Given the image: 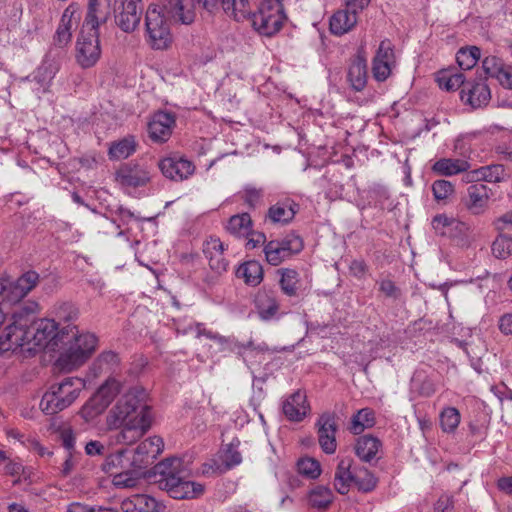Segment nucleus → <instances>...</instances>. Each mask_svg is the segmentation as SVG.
<instances>
[{"instance_id":"nucleus-33","label":"nucleus","mask_w":512,"mask_h":512,"mask_svg":"<svg viewBox=\"0 0 512 512\" xmlns=\"http://www.w3.org/2000/svg\"><path fill=\"white\" fill-rule=\"evenodd\" d=\"M157 501L145 494H136L121 503L123 512H157Z\"/></svg>"},{"instance_id":"nucleus-53","label":"nucleus","mask_w":512,"mask_h":512,"mask_svg":"<svg viewBox=\"0 0 512 512\" xmlns=\"http://www.w3.org/2000/svg\"><path fill=\"white\" fill-rule=\"evenodd\" d=\"M196 335L197 337L205 336L206 338L215 341L221 346L222 350L229 348L232 343V340L230 338H226L224 336L219 335L218 333H214L210 330H207L202 324L196 325Z\"/></svg>"},{"instance_id":"nucleus-21","label":"nucleus","mask_w":512,"mask_h":512,"mask_svg":"<svg viewBox=\"0 0 512 512\" xmlns=\"http://www.w3.org/2000/svg\"><path fill=\"white\" fill-rule=\"evenodd\" d=\"M459 96L465 105H469L472 108H479L488 104L491 98V92L488 85L484 81L479 80L473 83H466Z\"/></svg>"},{"instance_id":"nucleus-60","label":"nucleus","mask_w":512,"mask_h":512,"mask_svg":"<svg viewBox=\"0 0 512 512\" xmlns=\"http://www.w3.org/2000/svg\"><path fill=\"white\" fill-rule=\"evenodd\" d=\"M432 192L437 202H446L448 198V182L445 180H437L432 184Z\"/></svg>"},{"instance_id":"nucleus-2","label":"nucleus","mask_w":512,"mask_h":512,"mask_svg":"<svg viewBox=\"0 0 512 512\" xmlns=\"http://www.w3.org/2000/svg\"><path fill=\"white\" fill-rule=\"evenodd\" d=\"M174 23L190 25L196 13L190 3L184 0H162L161 6L151 4L145 16L147 42L153 49H167L172 43L170 27L165 19Z\"/></svg>"},{"instance_id":"nucleus-16","label":"nucleus","mask_w":512,"mask_h":512,"mask_svg":"<svg viewBox=\"0 0 512 512\" xmlns=\"http://www.w3.org/2000/svg\"><path fill=\"white\" fill-rule=\"evenodd\" d=\"M110 15V0H88L87 11L81 25L83 32H99V27L108 21Z\"/></svg>"},{"instance_id":"nucleus-15","label":"nucleus","mask_w":512,"mask_h":512,"mask_svg":"<svg viewBox=\"0 0 512 512\" xmlns=\"http://www.w3.org/2000/svg\"><path fill=\"white\" fill-rule=\"evenodd\" d=\"M318 442L326 454H334L337 449L336 432L337 423L336 416L332 412L321 414L316 422Z\"/></svg>"},{"instance_id":"nucleus-26","label":"nucleus","mask_w":512,"mask_h":512,"mask_svg":"<svg viewBox=\"0 0 512 512\" xmlns=\"http://www.w3.org/2000/svg\"><path fill=\"white\" fill-rule=\"evenodd\" d=\"M203 253L209 260L211 269L218 273L226 271L228 262L224 258V245L219 238L210 237L203 244Z\"/></svg>"},{"instance_id":"nucleus-14","label":"nucleus","mask_w":512,"mask_h":512,"mask_svg":"<svg viewBox=\"0 0 512 512\" xmlns=\"http://www.w3.org/2000/svg\"><path fill=\"white\" fill-rule=\"evenodd\" d=\"M155 474L159 476L157 484L162 490H167L182 476H188V470L182 459L167 458L155 466Z\"/></svg>"},{"instance_id":"nucleus-28","label":"nucleus","mask_w":512,"mask_h":512,"mask_svg":"<svg viewBox=\"0 0 512 512\" xmlns=\"http://www.w3.org/2000/svg\"><path fill=\"white\" fill-rule=\"evenodd\" d=\"M187 476L180 477L176 483L166 491L174 499H194L201 496L204 486L201 483L186 480Z\"/></svg>"},{"instance_id":"nucleus-3","label":"nucleus","mask_w":512,"mask_h":512,"mask_svg":"<svg viewBox=\"0 0 512 512\" xmlns=\"http://www.w3.org/2000/svg\"><path fill=\"white\" fill-rule=\"evenodd\" d=\"M62 345L55 365L61 371L71 372L82 366L96 349L97 338L89 332H80L77 326L67 325L62 328L60 342Z\"/></svg>"},{"instance_id":"nucleus-55","label":"nucleus","mask_w":512,"mask_h":512,"mask_svg":"<svg viewBox=\"0 0 512 512\" xmlns=\"http://www.w3.org/2000/svg\"><path fill=\"white\" fill-rule=\"evenodd\" d=\"M237 446L238 445H235L234 443H230L223 452L222 460L228 469L239 465L242 461V456L238 451Z\"/></svg>"},{"instance_id":"nucleus-12","label":"nucleus","mask_w":512,"mask_h":512,"mask_svg":"<svg viewBox=\"0 0 512 512\" xmlns=\"http://www.w3.org/2000/svg\"><path fill=\"white\" fill-rule=\"evenodd\" d=\"M38 280L39 275L35 271H28L13 282L2 280L0 295L9 302H18L37 285Z\"/></svg>"},{"instance_id":"nucleus-30","label":"nucleus","mask_w":512,"mask_h":512,"mask_svg":"<svg viewBox=\"0 0 512 512\" xmlns=\"http://www.w3.org/2000/svg\"><path fill=\"white\" fill-rule=\"evenodd\" d=\"M298 204L291 199H285L272 205L267 212V219L272 223L287 224L295 217Z\"/></svg>"},{"instance_id":"nucleus-58","label":"nucleus","mask_w":512,"mask_h":512,"mask_svg":"<svg viewBox=\"0 0 512 512\" xmlns=\"http://www.w3.org/2000/svg\"><path fill=\"white\" fill-rule=\"evenodd\" d=\"M81 458L80 452H69L67 453L65 460L61 467V474L63 477L69 476L72 471L75 469Z\"/></svg>"},{"instance_id":"nucleus-10","label":"nucleus","mask_w":512,"mask_h":512,"mask_svg":"<svg viewBox=\"0 0 512 512\" xmlns=\"http://www.w3.org/2000/svg\"><path fill=\"white\" fill-rule=\"evenodd\" d=\"M119 392L120 382L116 379H108L83 406L81 410L83 417L91 420L101 414Z\"/></svg>"},{"instance_id":"nucleus-36","label":"nucleus","mask_w":512,"mask_h":512,"mask_svg":"<svg viewBox=\"0 0 512 512\" xmlns=\"http://www.w3.org/2000/svg\"><path fill=\"white\" fill-rule=\"evenodd\" d=\"M466 180L471 181H486V182H499L505 177V170L502 165H491L481 167L468 173Z\"/></svg>"},{"instance_id":"nucleus-9","label":"nucleus","mask_w":512,"mask_h":512,"mask_svg":"<svg viewBox=\"0 0 512 512\" xmlns=\"http://www.w3.org/2000/svg\"><path fill=\"white\" fill-rule=\"evenodd\" d=\"M302 249L303 241L299 236L287 235L283 239L269 241L265 244L263 251L266 261L272 266H278Z\"/></svg>"},{"instance_id":"nucleus-13","label":"nucleus","mask_w":512,"mask_h":512,"mask_svg":"<svg viewBox=\"0 0 512 512\" xmlns=\"http://www.w3.org/2000/svg\"><path fill=\"white\" fill-rule=\"evenodd\" d=\"M396 65L394 46L391 41H381L372 61V74L375 80L383 82L389 78Z\"/></svg>"},{"instance_id":"nucleus-45","label":"nucleus","mask_w":512,"mask_h":512,"mask_svg":"<svg viewBox=\"0 0 512 512\" xmlns=\"http://www.w3.org/2000/svg\"><path fill=\"white\" fill-rule=\"evenodd\" d=\"M333 499L332 490L326 486H316L309 493V503L314 508L325 509L333 502Z\"/></svg>"},{"instance_id":"nucleus-40","label":"nucleus","mask_w":512,"mask_h":512,"mask_svg":"<svg viewBox=\"0 0 512 512\" xmlns=\"http://www.w3.org/2000/svg\"><path fill=\"white\" fill-rule=\"evenodd\" d=\"M237 276L243 278L246 284L257 286L263 279V268L258 261H248L238 268Z\"/></svg>"},{"instance_id":"nucleus-43","label":"nucleus","mask_w":512,"mask_h":512,"mask_svg":"<svg viewBox=\"0 0 512 512\" xmlns=\"http://www.w3.org/2000/svg\"><path fill=\"white\" fill-rule=\"evenodd\" d=\"M229 233L239 236L248 237L252 231V220L248 213H241L232 216L227 224Z\"/></svg>"},{"instance_id":"nucleus-8","label":"nucleus","mask_w":512,"mask_h":512,"mask_svg":"<svg viewBox=\"0 0 512 512\" xmlns=\"http://www.w3.org/2000/svg\"><path fill=\"white\" fill-rule=\"evenodd\" d=\"M34 316L32 315V323L30 325V343H33V347H29L28 350L36 348L54 349L57 347L60 342V334L62 333V329L59 330L58 328L59 324L55 319L49 318L34 320Z\"/></svg>"},{"instance_id":"nucleus-29","label":"nucleus","mask_w":512,"mask_h":512,"mask_svg":"<svg viewBox=\"0 0 512 512\" xmlns=\"http://www.w3.org/2000/svg\"><path fill=\"white\" fill-rule=\"evenodd\" d=\"M358 22L355 11L347 8L336 11L330 18V31L335 36H342L350 32Z\"/></svg>"},{"instance_id":"nucleus-24","label":"nucleus","mask_w":512,"mask_h":512,"mask_svg":"<svg viewBox=\"0 0 512 512\" xmlns=\"http://www.w3.org/2000/svg\"><path fill=\"white\" fill-rule=\"evenodd\" d=\"M284 415L293 422L302 421L310 412V405L307 402L305 392L298 390L290 395L282 406Z\"/></svg>"},{"instance_id":"nucleus-54","label":"nucleus","mask_w":512,"mask_h":512,"mask_svg":"<svg viewBox=\"0 0 512 512\" xmlns=\"http://www.w3.org/2000/svg\"><path fill=\"white\" fill-rule=\"evenodd\" d=\"M242 198L250 208H256L262 202L263 190L247 185L243 190Z\"/></svg>"},{"instance_id":"nucleus-1","label":"nucleus","mask_w":512,"mask_h":512,"mask_svg":"<svg viewBox=\"0 0 512 512\" xmlns=\"http://www.w3.org/2000/svg\"><path fill=\"white\" fill-rule=\"evenodd\" d=\"M153 419L148 393L141 387H134L118 399L106 423L110 429H121L116 437L118 443L130 445L151 428Z\"/></svg>"},{"instance_id":"nucleus-35","label":"nucleus","mask_w":512,"mask_h":512,"mask_svg":"<svg viewBox=\"0 0 512 512\" xmlns=\"http://www.w3.org/2000/svg\"><path fill=\"white\" fill-rule=\"evenodd\" d=\"M280 275L279 285L281 291L289 297H296L301 289L300 274L290 268H281L277 271Z\"/></svg>"},{"instance_id":"nucleus-18","label":"nucleus","mask_w":512,"mask_h":512,"mask_svg":"<svg viewBox=\"0 0 512 512\" xmlns=\"http://www.w3.org/2000/svg\"><path fill=\"white\" fill-rule=\"evenodd\" d=\"M150 170L145 165L127 163L116 172V181L123 187H141L150 182Z\"/></svg>"},{"instance_id":"nucleus-27","label":"nucleus","mask_w":512,"mask_h":512,"mask_svg":"<svg viewBox=\"0 0 512 512\" xmlns=\"http://www.w3.org/2000/svg\"><path fill=\"white\" fill-rule=\"evenodd\" d=\"M255 307L259 317L268 321L274 318L279 310V302L273 291L259 290L254 299Z\"/></svg>"},{"instance_id":"nucleus-39","label":"nucleus","mask_w":512,"mask_h":512,"mask_svg":"<svg viewBox=\"0 0 512 512\" xmlns=\"http://www.w3.org/2000/svg\"><path fill=\"white\" fill-rule=\"evenodd\" d=\"M381 446L380 441L372 436H362L357 440L355 452L363 461L372 460Z\"/></svg>"},{"instance_id":"nucleus-25","label":"nucleus","mask_w":512,"mask_h":512,"mask_svg":"<svg viewBox=\"0 0 512 512\" xmlns=\"http://www.w3.org/2000/svg\"><path fill=\"white\" fill-rule=\"evenodd\" d=\"M80 19V7L77 3H71L64 11L61 22L56 31V41L64 46L70 42L72 29Z\"/></svg>"},{"instance_id":"nucleus-32","label":"nucleus","mask_w":512,"mask_h":512,"mask_svg":"<svg viewBox=\"0 0 512 512\" xmlns=\"http://www.w3.org/2000/svg\"><path fill=\"white\" fill-rule=\"evenodd\" d=\"M348 80L356 91H361L366 86L367 61L361 53L356 55L349 67Z\"/></svg>"},{"instance_id":"nucleus-42","label":"nucleus","mask_w":512,"mask_h":512,"mask_svg":"<svg viewBox=\"0 0 512 512\" xmlns=\"http://www.w3.org/2000/svg\"><path fill=\"white\" fill-rule=\"evenodd\" d=\"M222 8L226 15L238 22L251 15V7L247 0H223Z\"/></svg>"},{"instance_id":"nucleus-63","label":"nucleus","mask_w":512,"mask_h":512,"mask_svg":"<svg viewBox=\"0 0 512 512\" xmlns=\"http://www.w3.org/2000/svg\"><path fill=\"white\" fill-rule=\"evenodd\" d=\"M349 270L354 277L362 278L367 271V265L363 260H353Z\"/></svg>"},{"instance_id":"nucleus-44","label":"nucleus","mask_w":512,"mask_h":512,"mask_svg":"<svg viewBox=\"0 0 512 512\" xmlns=\"http://www.w3.org/2000/svg\"><path fill=\"white\" fill-rule=\"evenodd\" d=\"M468 206L474 213H480L488 202V192L484 184L472 185L468 189Z\"/></svg>"},{"instance_id":"nucleus-59","label":"nucleus","mask_w":512,"mask_h":512,"mask_svg":"<svg viewBox=\"0 0 512 512\" xmlns=\"http://www.w3.org/2000/svg\"><path fill=\"white\" fill-rule=\"evenodd\" d=\"M379 290L389 298L396 299L400 296V289L389 278L381 279L379 281Z\"/></svg>"},{"instance_id":"nucleus-20","label":"nucleus","mask_w":512,"mask_h":512,"mask_svg":"<svg viewBox=\"0 0 512 512\" xmlns=\"http://www.w3.org/2000/svg\"><path fill=\"white\" fill-rule=\"evenodd\" d=\"M162 174L174 181H183L189 178L195 170L193 163L181 157H167L158 164Z\"/></svg>"},{"instance_id":"nucleus-62","label":"nucleus","mask_w":512,"mask_h":512,"mask_svg":"<svg viewBox=\"0 0 512 512\" xmlns=\"http://www.w3.org/2000/svg\"><path fill=\"white\" fill-rule=\"evenodd\" d=\"M432 227L436 234L445 236L448 227V218L445 215L435 216L432 220Z\"/></svg>"},{"instance_id":"nucleus-48","label":"nucleus","mask_w":512,"mask_h":512,"mask_svg":"<svg viewBox=\"0 0 512 512\" xmlns=\"http://www.w3.org/2000/svg\"><path fill=\"white\" fill-rule=\"evenodd\" d=\"M51 313L56 319L63 322H70L78 317V309L69 302L55 304Z\"/></svg>"},{"instance_id":"nucleus-11","label":"nucleus","mask_w":512,"mask_h":512,"mask_svg":"<svg viewBox=\"0 0 512 512\" xmlns=\"http://www.w3.org/2000/svg\"><path fill=\"white\" fill-rule=\"evenodd\" d=\"M101 56L99 32H83L80 28V35L76 45V59L82 68L94 66Z\"/></svg>"},{"instance_id":"nucleus-49","label":"nucleus","mask_w":512,"mask_h":512,"mask_svg":"<svg viewBox=\"0 0 512 512\" xmlns=\"http://www.w3.org/2000/svg\"><path fill=\"white\" fill-rule=\"evenodd\" d=\"M298 472L311 479L317 478L321 474L320 463L314 458L305 457L297 462Z\"/></svg>"},{"instance_id":"nucleus-22","label":"nucleus","mask_w":512,"mask_h":512,"mask_svg":"<svg viewBox=\"0 0 512 512\" xmlns=\"http://www.w3.org/2000/svg\"><path fill=\"white\" fill-rule=\"evenodd\" d=\"M482 67L486 75L494 78L498 83L508 89H512V65L506 64L495 56L485 57Z\"/></svg>"},{"instance_id":"nucleus-57","label":"nucleus","mask_w":512,"mask_h":512,"mask_svg":"<svg viewBox=\"0 0 512 512\" xmlns=\"http://www.w3.org/2000/svg\"><path fill=\"white\" fill-rule=\"evenodd\" d=\"M138 478L130 472H116L114 474L113 483L118 487L132 488L137 484Z\"/></svg>"},{"instance_id":"nucleus-23","label":"nucleus","mask_w":512,"mask_h":512,"mask_svg":"<svg viewBox=\"0 0 512 512\" xmlns=\"http://www.w3.org/2000/svg\"><path fill=\"white\" fill-rule=\"evenodd\" d=\"M175 118L167 112H157L148 123V134L154 142H165L172 133Z\"/></svg>"},{"instance_id":"nucleus-41","label":"nucleus","mask_w":512,"mask_h":512,"mask_svg":"<svg viewBox=\"0 0 512 512\" xmlns=\"http://www.w3.org/2000/svg\"><path fill=\"white\" fill-rule=\"evenodd\" d=\"M119 364V357L113 351L101 353L92 365V371L95 376L108 374L115 371Z\"/></svg>"},{"instance_id":"nucleus-64","label":"nucleus","mask_w":512,"mask_h":512,"mask_svg":"<svg viewBox=\"0 0 512 512\" xmlns=\"http://www.w3.org/2000/svg\"><path fill=\"white\" fill-rule=\"evenodd\" d=\"M498 326L503 334L512 335V313H507L501 316Z\"/></svg>"},{"instance_id":"nucleus-56","label":"nucleus","mask_w":512,"mask_h":512,"mask_svg":"<svg viewBox=\"0 0 512 512\" xmlns=\"http://www.w3.org/2000/svg\"><path fill=\"white\" fill-rule=\"evenodd\" d=\"M60 439L62 446L67 453L76 451V434L70 427H64L60 431Z\"/></svg>"},{"instance_id":"nucleus-6","label":"nucleus","mask_w":512,"mask_h":512,"mask_svg":"<svg viewBox=\"0 0 512 512\" xmlns=\"http://www.w3.org/2000/svg\"><path fill=\"white\" fill-rule=\"evenodd\" d=\"M253 28L261 35L274 36L287 21L284 5L280 0H263L251 15Z\"/></svg>"},{"instance_id":"nucleus-31","label":"nucleus","mask_w":512,"mask_h":512,"mask_svg":"<svg viewBox=\"0 0 512 512\" xmlns=\"http://www.w3.org/2000/svg\"><path fill=\"white\" fill-rule=\"evenodd\" d=\"M353 479V460L350 458L340 459L334 475L335 490L342 495L347 494L353 484Z\"/></svg>"},{"instance_id":"nucleus-5","label":"nucleus","mask_w":512,"mask_h":512,"mask_svg":"<svg viewBox=\"0 0 512 512\" xmlns=\"http://www.w3.org/2000/svg\"><path fill=\"white\" fill-rule=\"evenodd\" d=\"M85 386V380L79 377H67L60 383L53 384L42 396L41 410L47 415H53L68 408L79 397Z\"/></svg>"},{"instance_id":"nucleus-38","label":"nucleus","mask_w":512,"mask_h":512,"mask_svg":"<svg viewBox=\"0 0 512 512\" xmlns=\"http://www.w3.org/2000/svg\"><path fill=\"white\" fill-rule=\"evenodd\" d=\"M353 484L364 493L373 491L377 486V478L364 466H353Z\"/></svg>"},{"instance_id":"nucleus-4","label":"nucleus","mask_w":512,"mask_h":512,"mask_svg":"<svg viewBox=\"0 0 512 512\" xmlns=\"http://www.w3.org/2000/svg\"><path fill=\"white\" fill-rule=\"evenodd\" d=\"M40 308L38 303L29 302L18 307L12 314V322L0 334V352L16 351L30 344L32 315Z\"/></svg>"},{"instance_id":"nucleus-46","label":"nucleus","mask_w":512,"mask_h":512,"mask_svg":"<svg viewBox=\"0 0 512 512\" xmlns=\"http://www.w3.org/2000/svg\"><path fill=\"white\" fill-rule=\"evenodd\" d=\"M375 424V413L370 408H363L352 418L350 430L354 434H360L365 429L371 428Z\"/></svg>"},{"instance_id":"nucleus-17","label":"nucleus","mask_w":512,"mask_h":512,"mask_svg":"<svg viewBox=\"0 0 512 512\" xmlns=\"http://www.w3.org/2000/svg\"><path fill=\"white\" fill-rule=\"evenodd\" d=\"M164 448L163 439L159 436H152L143 440L134 450L131 464L135 468H143L153 463L162 453Z\"/></svg>"},{"instance_id":"nucleus-37","label":"nucleus","mask_w":512,"mask_h":512,"mask_svg":"<svg viewBox=\"0 0 512 512\" xmlns=\"http://www.w3.org/2000/svg\"><path fill=\"white\" fill-rule=\"evenodd\" d=\"M137 148L134 136H126L119 141L111 143L108 151L111 160H122L132 155Z\"/></svg>"},{"instance_id":"nucleus-50","label":"nucleus","mask_w":512,"mask_h":512,"mask_svg":"<svg viewBox=\"0 0 512 512\" xmlns=\"http://www.w3.org/2000/svg\"><path fill=\"white\" fill-rule=\"evenodd\" d=\"M468 227L466 224L450 220V242L453 241L458 246H463L466 243Z\"/></svg>"},{"instance_id":"nucleus-34","label":"nucleus","mask_w":512,"mask_h":512,"mask_svg":"<svg viewBox=\"0 0 512 512\" xmlns=\"http://www.w3.org/2000/svg\"><path fill=\"white\" fill-rule=\"evenodd\" d=\"M54 75L53 69L47 65L38 67L33 73L32 79L30 80L31 89L38 98L50 91Z\"/></svg>"},{"instance_id":"nucleus-61","label":"nucleus","mask_w":512,"mask_h":512,"mask_svg":"<svg viewBox=\"0 0 512 512\" xmlns=\"http://www.w3.org/2000/svg\"><path fill=\"white\" fill-rule=\"evenodd\" d=\"M27 447L29 450L37 453L40 457H50L53 455V452L48 448L44 447L38 440L36 439H28Z\"/></svg>"},{"instance_id":"nucleus-51","label":"nucleus","mask_w":512,"mask_h":512,"mask_svg":"<svg viewBox=\"0 0 512 512\" xmlns=\"http://www.w3.org/2000/svg\"><path fill=\"white\" fill-rule=\"evenodd\" d=\"M127 453V450H121L117 453L109 455L105 462L103 463V468L106 472L115 474L116 471H114L117 468H124L126 465L124 464V461H128L126 459L125 454Z\"/></svg>"},{"instance_id":"nucleus-19","label":"nucleus","mask_w":512,"mask_h":512,"mask_svg":"<svg viewBox=\"0 0 512 512\" xmlns=\"http://www.w3.org/2000/svg\"><path fill=\"white\" fill-rule=\"evenodd\" d=\"M141 0H120L119 11L115 19L124 32H132L139 25L142 15Z\"/></svg>"},{"instance_id":"nucleus-52","label":"nucleus","mask_w":512,"mask_h":512,"mask_svg":"<svg viewBox=\"0 0 512 512\" xmlns=\"http://www.w3.org/2000/svg\"><path fill=\"white\" fill-rule=\"evenodd\" d=\"M512 241L504 236H499L492 243V253L496 258L505 259L511 253Z\"/></svg>"},{"instance_id":"nucleus-7","label":"nucleus","mask_w":512,"mask_h":512,"mask_svg":"<svg viewBox=\"0 0 512 512\" xmlns=\"http://www.w3.org/2000/svg\"><path fill=\"white\" fill-rule=\"evenodd\" d=\"M452 335L451 342L462 349L471 360L472 365L475 366L486 352V345L480 332L477 329L457 324L453 325Z\"/></svg>"},{"instance_id":"nucleus-47","label":"nucleus","mask_w":512,"mask_h":512,"mask_svg":"<svg viewBox=\"0 0 512 512\" xmlns=\"http://www.w3.org/2000/svg\"><path fill=\"white\" fill-rule=\"evenodd\" d=\"M480 49L476 46L461 48L456 54V62L461 69L473 68L480 58Z\"/></svg>"}]
</instances>
